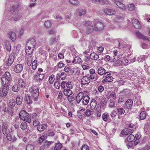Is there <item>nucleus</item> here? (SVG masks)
Here are the masks:
<instances>
[{
	"mask_svg": "<svg viewBox=\"0 0 150 150\" xmlns=\"http://www.w3.org/2000/svg\"><path fill=\"white\" fill-rule=\"evenodd\" d=\"M83 24L86 27V33L89 34L93 31L94 30L96 31H100L102 30L104 27V25L101 22H98L95 23L93 26L92 22L90 21H84Z\"/></svg>",
	"mask_w": 150,
	"mask_h": 150,
	"instance_id": "obj_1",
	"label": "nucleus"
},
{
	"mask_svg": "<svg viewBox=\"0 0 150 150\" xmlns=\"http://www.w3.org/2000/svg\"><path fill=\"white\" fill-rule=\"evenodd\" d=\"M9 13V14H11L10 16V20L13 21H17L20 20L22 17L21 15L19 13V10L15 6H13L11 8Z\"/></svg>",
	"mask_w": 150,
	"mask_h": 150,
	"instance_id": "obj_2",
	"label": "nucleus"
},
{
	"mask_svg": "<svg viewBox=\"0 0 150 150\" xmlns=\"http://www.w3.org/2000/svg\"><path fill=\"white\" fill-rule=\"evenodd\" d=\"M29 91L31 93L32 99L35 101H37L39 96L38 88L37 86H33L30 88Z\"/></svg>",
	"mask_w": 150,
	"mask_h": 150,
	"instance_id": "obj_3",
	"label": "nucleus"
},
{
	"mask_svg": "<svg viewBox=\"0 0 150 150\" xmlns=\"http://www.w3.org/2000/svg\"><path fill=\"white\" fill-rule=\"evenodd\" d=\"M19 116L20 118L23 120L28 122H30L31 121L30 115L24 110H21L20 112Z\"/></svg>",
	"mask_w": 150,
	"mask_h": 150,
	"instance_id": "obj_4",
	"label": "nucleus"
},
{
	"mask_svg": "<svg viewBox=\"0 0 150 150\" xmlns=\"http://www.w3.org/2000/svg\"><path fill=\"white\" fill-rule=\"evenodd\" d=\"M11 80V78L10 73L8 72L5 73L4 76L1 78L2 84H9Z\"/></svg>",
	"mask_w": 150,
	"mask_h": 150,
	"instance_id": "obj_5",
	"label": "nucleus"
},
{
	"mask_svg": "<svg viewBox=\"0 0 150 150\" xmlns=\"http://www.w3.org/2000/svg\"><path fill=\"white\" fill-rule=\"evenodd\" d=\"M104 75L105 77L102 82L103 83H106L112 82L113 81V78L110 76V73L109 72H106Z\"/></svg>",
	"mask_w": 150,
	"mask_h": 150,
	"instance_id": "obj_6",
	"label": "nucleus"
},
{
	"mask_svg": "<svg viewBox=\"0 0 150 150\" xmlns=\"http://www.w3.org/2000/svg\"><path fill=\"white\" fill-rule=\"evenodd\" d=\"M44 77V74L37 73L34 75L33 78L36 82H39L42 80Z\"/></svg>",
	"mask_w": 150,
	"mask_h": 150,
	"instance_id": "obj_7",
	"label": "nucleus"
},
{
	"mask_svg": "<svg viewBox=\"0 0 150 150\" xmlns=\"http://www.w3.org/2000/svg\"><path fill=\"white\" fill-rule=\"evenodd\" d=\"M36 44V42L35 39L34 38H32L28 41L26 44V46L35 48Z\"/></svg>",
	"mask_w": 150,
	"mask_h": 150,
	"instance_id": "obj_8",
	"label": "nucleus"
},
{
	"mask_svg": "<svg viewBox=\"0 0 150 150\" xmlns=\"http://www.w3.org/2000/svg\"><path fill=\"white\" fill-rule=\"evenodd\" d=\"M8 36L13 42H14L16 40V35L14 32H9L8 33Z\"/></svg>",
	"mask_w": 150,
	"mask_h": 150,
	"instance_id": "obj_9",
	"label": "nucleus"
},
{
	"mask_svg": "<svg viewBox=\"0 0 150 150\" xmlns=\"http://www.w3.org/2000/svg\"><path fill=\"white\" fill-rule=\"evenodd\" d=\"M23 69L22 65L20 64H17L16 65L14 68V71L17 73L21 72Z\"/></svg>",
	"mask_w": 150,
	"mask_h": 150,
	"instance_id": "obj_10",
	"label": "nucleus"
},
{
	"mask_svg": "<svg viewBox=\"0 0 150 150\" xmlns=\"http://www.w3.org/2000/svg\"><path fill=\"white\" fill-rule=\"evenodd\" d=\"M133 104V101L131 99H128L125 102L124 105V107L125 109H129L132 107Z\"/></svg>",
	"mask_w": 150,
	"mask_h": 150,
	"instance_id": "obj_11",
	"label": "nucleus"
},
{
	"mask_svg": "<svg viewBox=\"0 0 150 150\" xmlns=\"http://www.w3.org/2000/svg\"><path fill=\"white\" fill-rule=\"evenodd\" d=\"M14 53H11L7 60V65L8 66H11L12 64L14 61Z\"/></svg>",
	"mask_w": 150,
	"mask_h": 150,
	"instance_id": "obj_12",
	"label": "nucleus"
},
{
	"mask_svg": "<svg viewBox=\"0 0 150 150\" xmlns=\"http://www.w3.org/2000/svg\"><path fill=\"white\" fill-rule=\"evenodd\" d=\"M103 11L105 14L109 16L114 15L116 13V12L115 11L109 8H105L104 9Z\"/></svg>",
	"mask_w": 150,
	"mask_h": 150,
	"instance_id": "obj_13",
	"label": "nucleus"
},
{
	"mask_svg": "<svg viewBox=\"0 0 150 150\" xmlns=\"http://www.w3.org/2000/svg\"><path fill=\"white\" fill-rule=\"evenodd\" d=\"M136 35L140 39H142L144 40L149 41V38L147 37H146L143 35L139 31H137L136 32Z\"/></svg>",
	"mask_w": 150,
	"mask_h": 150,
	"instance_id": "obj_14",
	"label": "nucleus"
},
{
	"mask_svg": "<svg viewBox=\"0 0 150 150\" xmlns=\"http://www.w3.org/2000/svg\"><path fill=\"white\" fill-rule=\"evenodd\" d=\"M6 138L7 140L12 142H15L17 140V138L15 136L12 135L9 133L7 134Z\"/></svg>",
	"mask_w": 150,
	"mask_h": 150,
	"instance_id": "obj_15",
	"label": "nucleus"
},
{
	"mask_svg": "<svg viewBox=\"0 0 150 150\" xmlns=\"http://www.w3.org/2000/svg\"><path fill=\"white\" fill-rule=\"evenodd\" d=\"M35 48L26 45L25 50V53L27 55L31 54L33 52Z\"/></svg>",
	"mask_w": 150,
	"mask_h": 150,
	"instance_id": "obj_16",
	"label": "nucleus"
},
{
	"mask_svg": "<svg viewBox=\"0 0 150 150\" xmlns=\"http://www.w3.org/2000/svg\"><path fill=\"white\" fill-rule=\"evenodd\" d=\"M84 97V94L82 92L79 93L76 96V101L78 103H79L82 98Z\"/></svg>",
	"mask_w": 150,
	"mask_h": 150,
	"instance_id": "obj_17",
	"label": "nucleus"
},
{
	"mask_svg": "<svg viewBox=\"0 0 150 150\" xmlns=\"http://www.w3.org/2000/svg\"><path fill=\"white\" fill-rule=\"evenodd\" d=\"M2 85L3 86V87L2 89V91L4 94V96H6L8 92V86L9 84H2Z\"/></svg>",
	"mask_w": 150,
	"mask_h": 150,
	"instance_id": "obj_18",
	"label": "nucleus"
},
{
	"mask_svg": "<svg viewBox=\"0 0 150 150\" xmlns=\"http://www.w3.org/2000/svg\"><path fill=\"white\" fill-rule=\"evenodd\" d=\"M82 83L84 85L88 84L90 82L89 77L87 76H83L81 79Z\"/></svg>",
	"mask_w": 150,
	"mask_h": 150,
	"instance_id": "obj_19",
	"label": "nucleus"
},
{
	"mask_svg": "<svg viewBox=\"0 0 150 150\" xmlns=\"http://www.w3.org/2000/svg\"><path fill=\"white\" fill-rule=\"evenodd\" d=\"M132 22L135 28L137 29L140 28V25L137 19H133L132 20Z\"/></svg>",
	"mask_w": 150,
	"mask_h": 150,
	"instance_id": "obj_20",
	"label": "nucleus"
},
{
	"mask_svg": "<svg viewBox=\"0 0 150 150\" xmlns=\"http://www.w3.org/2000/svg\"><path fill=\"white\" fill-rule=\"evenodd\" d=\"M77 15L79 16H84L86 13V11L83 9H78L76 10Z\"/></svg>",
	"mask_w": 150,
	"mask_h": 150,
	"instance_id": "obj_21",
	"label": "nucleus"
},
{
	"mask_svg": "<svg viewBox=\"0 0 150 150\" xmlns=\"http://www.w3.org/2000/svg\"><path fill=\"white\" fill-rule=\"evenodd\" d=\"M47 127L46 124L40 125L38 127L37 129L40 132H42L44 131Z\"/></svg>",
	"mask_w": 150,
	"mask_h": 150,
	"instance_id": "obj_22",
	"label": "nucleus"
},
{
	"mask_svg": "<svg viewBox=\"0 0 150 150\" xmlns=\"http://www.w3.org/2000/svg\"><path fill=\"white\" fill-rule=\"evenodd\" d=\"M63 93L64 95L67 96L71 95L73 94V92L71 89L68 88L65 89L63 91Z\"/></svg>",
	"mask_w": 150,
	"mask_h": 150,
	"instance_id": "obj_23",
	"label": "nucleus"
},
{
	"mask_svg": "<svg viewBox=\"0 0 150 150\" xmlns=\"http://www.w3.org/2000/svg\"><path fill=\"white\" fill-rule=\"evenodd\" d=\"M97 71L98 74L100 75H102L103 74L105 75V74L106 73V70L102 67H100L99 68Z\"/></svg>",
	"mask_w": 150,
	"mask_h": 150,
	"instance_id": "obj_24",
	"label": "nucleus"
},
{
	"mask_svg": "<svg viewBox=\"0 0 150 150\" xmlns=\"http://www.w3.org/2000/svg\"><path fill=\"white\" fill-rule=\"evenodd\" d=\"M89 97L88 96L84 97L82 100L83 105H86L89 102Z\"/></svg>",
	"mask_w": 150,
	"mask_h": 150,
	"instance_id": "obj_25",
	"label": "nucleus"
},
{
	"mask_svg": "<svg viewBox=\"0 0 150 150\" xmlns=\"http://www.w3.org/2000/svg\"><path fill=\"white\" fill-rule=\"evenodd\" d=\"M90 57L92 59L96 60L99 58V56L97 54L93 52L91 54Z\"/></svg>",
	"mask_w": 150,
	"mask_h": 150,
	"instance_id": "obj_26",
	"label": "nucleus"
},
{
	"mask_svg": "<svg viewBox=\"0 0 150 150\" xmlns=\"http://www.w3.org/2000/svg\"><path fill=\"white\" fill-rule=\"evenodd\" d=\"M18 84L20 87H24L25 82L21 78H18Z\"/></svg>",
	"mask_w": 150,
	"mask_h": 150,
	"instance_id": "obj_27",
	"label": "nucleus"
},
{
	"mask_svg": "<svg viewBox=\"0 0 150 150\" xmlns=\"http://www.w3.org/2000/svg\"><path fill=\"white\" fill-rule=\"evenodd\" d=\"M7 129L8 125L5 123H4L2 127V130L3 133L4 134H5L7 133L8 132Z\"/></svg>",
	"mask_w": 150,
	"mask_h": 150,
	"instance_id": "obj_28",
	"label": "nucleus"
},
{
	"mask_svg": "<svg viewBox=\"0 0 150 150\" xmlns=\"http://www.w3.org/2000/svg\"><path fill=\"white\" fill-rule=\"evenodd\" d=\"M108 103L110 108H112L115 107V102L114 99H110Z\"/></svg>",
	"mask_w": 150,
	"mask_h": 150,
	"instance_id": "obj_29",
	"label": "nucleus"
},
{
	"mask_svg": "<svg viewBox=\"0 0 150 150\" xmlns=\"http://www.w3.org/2000/svg\"><path fill=\"white\" fill-rule=\"evenodd\" d=\"M5 48L8 51H10L11 49V45L10 42L8 41H6L4 42Z\"/></svg>",
	"mask_w": 150,
	"mask_h": 150,
	"instance_id": "obj_30",
	"label": "nucleus"
},
{
	"mask_svg": "<svg viewBox=\"0 0 150 150\" xmlns=\"http://www.w3.org/2000/svg\"><path fill=\"white\" fill-rule=\"evenodd\" d=\"M74 85L71 81H67L66 83V86L68 89H72Z\"/></svg>",
	"mask_w": 150,
	"mask_h": 150,
	"instance_id": "obj_31",
	"label": "nucleus"
},
{
	"mask_svg": "<svg viewBox=\"0 0 150 150\" xmlns=\"http://www.w3.org/2000/svg\"><path fill=\"white\" fill-rule=\"evenodd\" d=\"M97 105V102L94 99H93L90 103V107L91 109L93 110L96 107Z\"/></svg>",
	"mask_w": 150,
	"mask_h": 150,
	"instance_id": "obj_32",
	"label": "nucleus"
},
{
	"mask_svg": "<svg viewBox=\"0 0 150 150\" xmlns=\"http://www.w3.org/2000/svg\"><path fill=\"white\" fill-rule=\"evenodd\" d=\"M23 101V98L21 96H18L16 98V103L18 105L21 104Z\"/></svg>",
	"mask_w": 150,
	"mask_h": 150,
	"instance_id": "obj_33",
	"label": "nucleus"
},
{
	"mask_svg": "<svg viewBox=\"0 0 150 150\" xmlns=\"http://www.w3.org/2000/svg\"><path fill=\"white\" fill-rule=\"evenodd\" d=\"M146 117V113L145 111H142L140 114L139 118L141 120H143L145 119Z\"/></svg>",
	"mask_w": 150,
	"mask_h": 150,
	"instance_id": "obj_34",
	"label": "nucleus"
},
{
	"mask_svg": "<svg viewBox=\"0 0 150 150\" xmlns=\"http://www.w3.org/2000/svg\"><path fill=\"white\" fill-rule=\"evenodd\" d=\"M62 147V144L60 143H57L56 144L54 147V150H60Z\"/></svg>",
	"mask_w": 150,
	"mask_h": 150,
	"instance_id": "obj_35",
	"label": "nucleus"
},
{
	"mask_svg": "<svg viewBox=\"0 0 150 150\" xmlns=\"http://www.w3.org/2000/svg\"><path fill=\"white\" fill-rule=\"evenodd\" d=\"M20 87L18 86V84L16 83L13 86L12 89L14 92H17L20 90Z\"/></svg>",
	"mask_w": 150,
	"mask_h": 150,
	"instance_id": "obj_36",
	"label": "nucleus"
},
{
	"mask_svg": "<svg viewBox=\"0 0 150 150\" xmlns=\"http://www.w3.org/2000/svg\"><path fill=\"white\" fill-rule=\"evenodd\" d=\"M135 139L134 136L132 134H130L127 137V141L128 142H132Z\"/></svg>",
	"mask_w": 150,
	"mask_h": 150,
	"instance_id": "obj_37",
	"label": "nucleus"
},
{
	"mask_svg": "<svg viewBox=\"0 0 150 150\" xmlns=\"http://www.w3.org/2000/svg\"><path fill=\"white\" fill-rule=\"evenodd\" d=\"M93 112V110L91 109V110L87 109L85 112V115L86 117H89Z\"/></svg>",
	"mask_w": 150,
	"mask_h": 150,
	"instance_id": "obj_38",
	"label": "nucleus"
},
{
	"mask_svg": "<svg viewBox=\"0 0 150 150\" xmlns=\"http://www.w3.org/2000/svg\"><path fill=\"white\" fill-rule=\"evenodd\" d=\"M91 1L94 2H100L105 4H107L108 3V0H91Z\"/></svg>",
	"mask_w": 150,
	"mask_h": 150,
	"instance_id": "obj_39",
	"label": "nucleus"
},
{
	"mask_svg": "<svg viewBox=\"0 0 150 150\" xmlns=\"http://www.w3.org/2000/svg\"><path fill=\"white\" fill-rule=\"evenodd\" d=\"M25 101L28 104H30L32 103V99H31L30 96L28 95L25 96Z\"/></svg>",
	"mask_w": 150,
	"mask_h": 150,
	"instance_id": "obj_40",
	"label": "nucleus"
},
{
	"mask_svg": "<svg viewBox=\"0 0 150 150\" xmlns=\"http://www.w3.org/2000/svg\"><path fill=\"white\" fill-rule=\"evenodd\" d=\"M144 129V131L146 132L149 131L150 130V124L148 123H145Z\"/></svg>",
	"mask_w": 150,
	"mask_h": 150,
	"instance_id": "obj_41",
	"label": "nucleus"
},
{
	"mask_svg": "<svg viewBox=\"0 0 150 150\" xmlns=\"http://www.w3.org/2000/svg\"><path fill=\"white\" fill-rule=\"evenodd\" d=\"M69 1L71 4L74 5H78L79 3L78 0H69Z\"/></svg>",
	"mask_w": 150,
	"mask_h": 150,
	"instance_id": "obj_42",
	"label": "nucleus"
},
{
	"mask_svg": "<svg viewBox=\"0 0 150 150\" xmlns=\"http://www.w3.org/2000/svg\"><path fill=\"white\" fill-rule=\"evenodd\" d=\"M52 25V22L51 20H47L45 22V27L48 28L51 27Z\"/></svg>",
	"mask_w": 150,
	"mask_h": 150,
	"instance_id": "obj_43",
	"label": "nucleus"
},
{
	"mask_svg": "<svg viewBox=\"0 0 150 150\" xmlns=\"http://www.w3.org/2000/svg\"><path fill=\"white\" fill-rule=\"evenodd\" d=\"M120 2V3H119V4H116L119 6V7L122 9L123 10H125L126 9V7L124 4H123L122 2Z\"/></svg>",
	"mask_w": 150,
	"mask_h": 150,
	"instance_id": "obj_44",
	"label": "nucleus"
},
{
	"mask_svg": "<svg viewBox=\"0 0 150 150\" xmlns=\"http://www.w3.org/2000/svg\"><path fill=\"white\" fill-rule=\"evenodd\" d=\"M128 8L129 11H133L134 9V5L132 3L129 4L128 5Z\"/></svg>",
	"mask_w": 150,
	"mask_h": 150,
	"instance_id": "obj_45",
	"label": "nucleus"
},
{
	"mask_svg": "<svg viewBox=\"0 0 150 150\" xmlns=\"http://www.w3.org/2000/svg\"><path fill=\"white\" fill-rule=\"evenodd\" d=\"M21 128L23 130L26 129L27 127V124L25 122H23L21 123Z\"/></svg>",
	"mask_w": 150,
	"mask_h": 150,
	"instance_id": "obj_46",
	"label": "nucleus"
},
{
	"mask_svg": "<svg viewBox=\"0 0 150 150\" xmlns=\"http://www.w3.org/2000/svg\"><path fill=\"white\" fill-rule=\"evenodd\" d=\"M37 60H35L32 62V67L33 69H35L37 68Z\"/></svg>",
	"mask_w": 150,
	"mask_h": 150,
	"instance_id": "obj_47",
	"label": "nucleus"
},
{
	"mask_svg": "<svg viewBox=\"0 0 150 150\" xmlns=\"http://www.w3.org/2000/svg\"><path fill=\"white\" fill-rule=\"evenodd\" d=\"M80 58L78 57H75L74 59L72 61V62L73 63H79L80 61H79V60H80Z\"/></svg>",
	"mask_w": 150,
	"mask_h": 150,
	"instance_id": "obj_48",
	"label": "nucleus"
},
{
	"mask_svg": "<svg viewBox=\"0 0 150 150\" xmlns=\"http://www.w3.org/2000/svg\"><path fill=\"white\" fill-rule=\"evenodd\" d=\"M54 75H51L49 78V81L50 83L52 84L53 83L54 80Z\"/></svg>",
	"mask_w": 150,
	"mask_h": 150,
	"instance_id": "obj_49",
	"label": "nucleus"
},
{
	"mask_svg": "<svg viewBox=\"0 0 150 150\" xmlns=\"http://www.w3.org/2000/svg\"><path fill=\"white\" fill-rule=\"evenodd\" d=\"M67 76L66 74L64 72H62L60 74V78L62 80H64L66 79Z\"/></svg>",
	"mask_w": 150,
	"mask_h": 150,
	"instance_id": "obj_50",
	"label": "nucleus"
},
{
	"mask_svg": "<svg viewBox=\"0 0 150 150\" xmlns=\"http://www.w3.org/2000/svg\"><path fill=\"white\" fill-rule=\"evenodd\" d=\"M61 86L60 83L58 81H56L54 82V86L56 89H59Z\"/></svg>",
	"mask_w": 150,
	"mask_h": 150,
	"instance_id": "obj_51",
	"label": "nucleus"
},
{
	"mask_svg": "<svg viewBox=\"0 0 150 150\" xmlns=\"http://www.w3.org/2000/svg\"><path fill=\"white\" fill-rule=\"evenodd\" d=\"M121 133L123 135H128L129 134L128 129H124L121 131Z\"/></svg>",
	"mask_w": 150,
	"mask_h": 150,
	"instance_id": "obj_52",
	"label": "nucleus"
},
{
	"mask_svg": "<svg viewBox=\"0 0 150 150\" xmlns=\"http://www.w3.org/2000/svg\"><path fill=\"white\" fill-rule=\"evenodd\" d=\"M9 104L10 106L14 107L16 104V102L14 100L11 99L9 101Z\"/></svg>",
	"mask_w": 150,
	"mask_h": 150,
	"instance_id": "obj_53",
	"label": "nucleus"
},
{
	"mask_svg": "<svg viewBox=\"0 0 150 150\" xmlns=\"http://www.w3.org/2000/svg\"><path fill=\"white\" fill-rule=\"evenodd\" d=\"M108 114L106 113L103 114L102 116L103 120L105 122H106L108 120Z\"/></svg>",
	"mask_w": 150,
	"mask_h": 150,
	"instance_id": "obj_54",
	"label": "nucleus"
},
{
	"mask_svg": "<svg viewBox=\"0 0 150 150\" xmlns=\"http://www.w3.org/2000/svg\"><path fill=\"white\" fill-rule=\"evenodd\" d=\"M33 146L31 144H28L26 147V150H33L34 149Z\"/></svg>",
	"mask_w": 150,
	"mask_h": 150,
	"instance_id": "obj_55",
	"label": "nucleus"
},
{
	"mask_svg": "<svg viewBox=\"0 0 150 150\" xmlns=\"http://www.w3.org/2000/svg\"><path fill=\"white\" fill-rule=\"evenodd\" d=\"M115 65L116 66H119L121 65H122V60H117V62H115Z\"/></svg>",
	"mask_w": 150,
	"mask_h": 150,
	"instance_id": "obj_56",
	"label": "nucleus"
},
{
	"mask_svg": "<svg viewBox=\"0 0 150 150\" xmlns=\"http://www.w3.org/2000/svg\"><path fill=\"white\" fill-rule=\"evenodd\" d=\"M117 111L119 114L122 115L124 113L125 110L122 108H119L117 109Z\"/></svg>",
	"mask_w": 150,
	"mask_h": 150,
	"instance_id": "obj_57",
	"label": "nucleus"
},
{
	"mask_svg": "<svg viewBox=\"0 0 150 150\" xmlns=\"http://www.w3.org/2000/svg\"><path fill=\"white\" fill-rule=\"evenodd\" d=\"M102 59H104L106 61H108L110 60V57L108 55H106L104 57L102 58Z\"/></svg>",
	"mask_w": 150,
	"mask_h": 150,
	"instance_id": "obj_58",
	"label": "nucleus"
},
{
	"mask_svg": "<svg viewBox=\"0 0 150 150\" xmlns=\"http://www.w3.org/2000/svg\"><path fill=\"white\" fill-rule=\"evenodd\" d=\"M122 65H126L129 62L128 60L126 59H122Z\"/></svg>",
	"mask_w": 150,
	"mask_h": 150,
	"instance_id": "obj_59",
	"label": "nucleus"
},
{
	"mask_svg": "<svg viewBox=\"0 0 150 150\" xmlns=\"http://www.w3.org/2000/svg\"><path fill=\"white\" fill-rule=\"evenodd\" d=\"M81 150H89V147L87 145H84L82 146Z\"/></svg>",
	"mask_w": 150,
	"mask_h": 150,
	"instance_id": "obj_60",
	"label": "nucleus"
},
{
	"mask_svg": "<svg viewBox=\"0 0 150 150\" xmlns=\"http://www.w3.org/2000/svg\"><path fill=\"white\" fill-rule=\"evenodd\" d=\"M39 123L40 122L38 120H35L33 121V125L34 126H37Z\"/></svg>",
	"mask_w": 150,
	"mask_h": 150,
	"instance_id": "obj_61",
	"label": "nucleus"
},
{
	"mask_svg": "<svg viewBox=\"0 0 150 150\" xmlns=\"http://www.w3.org/2000/svg\"><path fill=\"white\" fill-rule=\"evenodd\" d=\"M56 42V38H53L50 40V44L51 45H52L54 42Z\"/></svg>",
	"mask_w": 150,
	"mask_h": 150,
	"instance_id": "obj_62",
	"label": "nucleus"
},
{
	"mask_svg": "<svg viewBox=\"0 0 150 150\" xmlns=\"http://www.w3.org/2000/svg\"><path fill=\"white\" fill-rule=\"evenodd\" d=\"M128 148H133V145L132 144L131 142H129V143L126 144Z\"/></svg>",
	"mask_w": 150,
	"mask_h": 150,
	"instance_id": "obj_63",
	"label": "nucleus"
},
{
	"mask_svg": "<svg viewBox=\"0 0 150 150\" xmlns=\"http://www.w3.org/2000/svg\"><path fill=\"white\" fill-rule=\"evenodd\" d=\"M149 146H146L140 149L139 150H149Z\"/></svg>",
	"mask_w": 150,
	"mask_h": 150,
	"instance_id": "obj_64",
	"label": "nucleus"
}]
</instances>
